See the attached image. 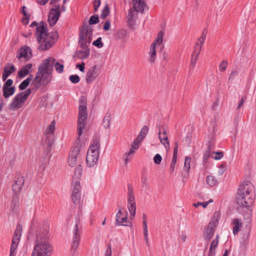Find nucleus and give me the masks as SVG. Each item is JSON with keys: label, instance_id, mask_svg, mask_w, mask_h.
<instances>
[{"label": "nucleus", "instance_id": "49", "mask_svg": "<svg viewBox=\"0 0 256 256\" xmlns=\"http://www.w3.org/2000/svg\"><path fill=\"white\" fill-rule=\"evenodd\" d=\"M238 70L236 69H232L229 76V80H233L238 75Z\"/></svg>", "mask_w": 256, "mask_h": 256}, {"label": "nucleus", "instance_id": "61", "mask_svg": "<svg viewBox=\"0 0 256 256\" xmlns=\"http://www.w3.org/2000/svg\"><path fill=\"white\" fill-rule=\"evenodd\" d=\"M82 172V168L80 166H78L76 170H75V172L76 174H78V176H80Z\"/></svg>", "mask_w": 256, "mask_h": 256}, {"label": "nucleus", "instance_id": "23", "mask_svg": "<svg viewBox=\"0 0 256 256\" xmlns=\"http://www.w3.org/2000/svg\"><path fill=\"white\" fill-rule=\"evenodd\" d=\"M133 7L136 12H142L146 7L145 0H133Z\"/></svg>", "mask_w": 256, "mask_h": 256}, {"label": "nucleus", "instance_id": "9", "mask_svg": "<svg viewBox=\"0 0 256 256\" xmlns=\"http://www.w3.org/2000/svg\"><path fill=\"white\" fill-rule=\"evenodd\" d=\"M128 206L132 216H134L136 214V205L134 194V188L131 184H128Z\"/></svg>", "mask_w": 256, "mask_h": 256}, {"label": "nucleus", "instance_id": "11", "mask_svg": "<svg viewBox=\"0 0 256 256\" xmlns=\"http://www.w3.org/2000/svg\"><path fill=\"white\" fill-rule=\"evenodd\" d=\"M60 5L57 4L54 5V8L50 10L48 18L50 26H54L58 20L60 14Z\"/></svg>", "mask_w": 256, "mask_h": 256}, {"label": "nucleus", "instance_id": "15", "mask_svg": "<svg viewBox=\"0 0 256 256\" xmlns=\"http://www.w3.org/2000/svg\"><path fill=\"white\" fill-rule=\"evenodd\" d=\"M78 145V144L73 148L70 154V156L68 159V164L69 166L72 167L75 166L77 164L78 156L80 152V147Z\"/></svg>", "mask_w": 256, "mask_h": 256}, {"label": "nucleus", "instance_id": "35", "mask_svg": "<svg viewBox=\"0 0 256 256\" xmlns=\"http://www.w3.org/2000/svg\"><path fill=\"white\" fill-rule=\"evenodd\" d=\"M110 120L111 115L110 114H107L104 117L102 122V124L106 128L110 127Z\"/></svg>", "mask_w": 256, "mask_h": 256}, {"label": "nucleus", "instance_id": "37", "mask_svg": "<svg viewBox=\"0 0 256 256\" xmlns=\"http://www.w3.org/2000/svg\"><path fill=\"white\" fill-rule=\"evenodd\" d=\"M206 183L210 186H214L217 183V180L212 176H208L206 178Z\"/></svg>", "mask_w": 256, "mask_h": 256}, {"label": "nucleus", "instance_id": "1", "mask_svg": "<svg viewBox=\"0 0 256 256\" xmlns=\"http://www.w3.org/2000/svg\"><path fill=\"white\" fill-rule=\"evenodd\" d=\"M49 228L46 226L36 232L34 246L31 256H51L53 246L49 240Z\"/></svg>", "mask_w": 256, "mask_h": 256}, {"label": "nucleus", "instance_id": "45", "mask_svg": "<svg viewBox=\"0 0 256 256\" xmlns=\"http://www.w3.org/2000/svg\"><path fill=\"white\" fill-rule=\"evenodd\" d=\"M99 22V18L98 15L92 16L90 18L89 20V24H98Z\"/></svg>", "mask_w": 256, "mask_h": 256}, {"label": "nucleus", "instance_id": "31", "mask_svg": "<svg viewBox=\"0 0 256 256\" xmlns=\"http://www.w3.org/2000/svg\"><path fill=\"white\" fill-rule=\"evenodd\" d=\"M218 243V236L216 235L214 239L210 244L208 254L215 256V250L216 248Z\"/></svg>", "mask_w": 256, "mask_h": 256}, {"label": "nucleus", "instance_id": "56", "mask_svg": "<svg viewBox=\"0 0 256 256\" xmlns=\"http://www.w3.org/2000/svg\"><path fill=\"white\" fill-rule=\"evenodd\" d=\"M144 239L146 241V245L149 246L150 244L148 242V230H144Z\"/></svg>", "mask_w": 256, "mask_h": 256}, {"label": "nucleus", "instance_id": "2", "mask_svg": "<svg viewBox=\"0 0 256 256\" xmlns=\"http://www.w3.org/2000/svg\"><path fill=\"white\" fill-rule=\"evenodd\" d=\"M54 61V58L49 57L44 60L38 67V70L32 81V84L36 89L42 86H46L51 82V74Z\"/></svg>", "mask_w": 256, "mask_h": 256}, {"label": "nucleus", "instance_id": "13", "mask_svg": "<svg viewBox=\"0 0 256 256\" xmlns=\"http://www.w3.org/2000/svg\"><path fill=\"white\" fill-rule=\"evenodd\" d=\"M158 138L160 142L165 147L166 151L170 150V144L166 130L163 126L159 128L158 133Z\"/></svg>", "mask_w": 256, "mask_h": 256}, {"label": "nucleus", "instance_id": "30", "mask_svg": "<svg viewBox=\"0 0 256 256\" xmlns=\"http://www.w3.org/2000/svg\"><path fill=\"white\" fill-rule=\"evenodd\" d=\"M16 88L14 86L2 87L3 96L5 98H9L14 94L15 92Z\"/></svg>", "mask_w": 256, "mask_h": 256}, {"label": "nucleus", "instance_id": "50", "mask_svg": "<svg viewBox=\"0 0 256 256\" xmlns=\"http://www.w3.org/2000/svg\"><path fill=\"white\" fill-rule=\"evenodd\" d=\"M22 228L20 225H18L14 232V236L20 238L21 236Z\"/></svg>", "mask_w": 256, "mask_h": 256}, {"label": "nucleus", "instance_id": "14", "mask_svg": "<svg viewBox=\"0 0 256 256\" xmlns=\"http://www.w3.org/2000/svg\"><path fill=\"white\" fill-rule=\"evenodd\" d=\"M217 220H212L210 222L207 227L206 228L204 233V236L205 240H209L214 235L215 228L217 225Z\"/></svg>", "mask_w": 256, "mask_h": 256}, {"label": "nucleus", "instance_id": "41", "mask_svg": "<svg viewBox=\"0 0 256 256\" xmlns=\"http://www.w3.org/2000/svg\"><path fill=\"white\" fill-rule=\"evenodd\" d=\"M110 12L108 6L106 4L104 8L102 10V12L100 14V18L102 19H104L108 14Z\"/></svg>", "mask_w": 256, "mask_h": 256}, {"label": "nucleus", "instance_id": "22", "mask_svg": "<svg viewBox=\"0 0 256 256\" xmlns=\"http://www.w3.org/2000/svg\"><path fill=\"white\" fill-rule=\"evenodd\" d=\"M148 128L146 126H143L139 134L133 142V143H135L136 144H138V146H140L141 142H142L146 135L148 134Z\"/></svg>", "mask_w": 256, "mask_h": 256}, {"label": "nucleus", "instance_id": "20", "mask_svg": "<svg viewBox=\"0 0 256 256\" xmlns=\"http://www.w3.org/2000/svg\"><path fill=\"white\" fill-rule=\"evenodd\" d=\"M231 225L232 227V233L236 235L242 227V222L240 218H234L231 220Z\"/></svg>", "mask_w": 256, "mask_h": 256}, {"label": "nucleus", "instance_id": "33", "mask_svg": "<svg viewBox=\"0 0 256 256\" xmlns=\"http://www.w3.org/2000/svg\"><path fill=\"white\" fill-rule=\"evenodd\" d=\"M83 50H79L77 52V56L81 60L88 58L90 55V50L88 48Z\"/></svg>", "mask_w": 256, "mask_h": 256}, {"label": "nucleus", "instance_id": "44", "mask_svg": "<svg viewBox=\"0 0 256 256\" xmlns=\"http://www.w3.org/2000/svg\"><path fill=\"white\" fill-rule=\"evenodd\" d=\"M226 169H227V166L226 164H221L218 167V175H220V176L222 175Z\"/></svg>", "mask_w": 256, "mask_h": 256}, {"label": "nucleus", "instance_id": "55", "mask_svg": "<svg viewBox=\"0 0 256 256\" xmlns=\"http://www.w3.org/2000/svg\"><path fill=\"white\" fill-rule=\"evenodd\" d=\"M100 5V0H94V10L95 12L98 11Z\"/></svg>", "mask_w": 256, "mask_h": 256}, {"label": "nucleus", "instance_id": "39", "mask_svg": "<svg viewBox=\"0 0 256 256\" xmlns=\"http://www.w3.org/2000/svg\"><path fill=\"white\" fill-rule=\"evenodd\" d=\"M206 38V34H204V32H202V34L200 37L198 38V42H197V46H196L195 48H200V50H202V46L204 43V42Z\"/></svg>", "mask_w": 256, "mask_h": 256}, {"label": "nucleus", "instance_id": "59", "mask_svg": "<svg viewBox=\"0 0 256 256\" xmlns=\"http://www.w3.org/2000/svg\"><path fill=\"white\" fill-rule=\"evenodd\" d=\"M112 255V250L110 244L108 246V248L106 250L105 256H111Z\"/></svg>", "mask_w": 256, "mask_h": 256}, {"label": "nucleus", "instance_id": "8", "mask_svg": "<svg viewBox=\"0 0 256 256\" xmlns=\"http://www.w3.org/2000/svg\"><path fill=\"white\" fill-rule=\"evenodd\" d=\"M80 234V230L78 228V224H76L73 230V236L70 245V254L72 256L78 255Z\"/></svg>", "mask_w": 256, "mask_h": 256}, {"label": "nucleus", "instance_id": "43", "mask_svg": "<svg viewBox=\"0 0 256 256\" xmlns=\"http://www.w3.org/2000/svg\"><path fill=\"white\" fill-rule=\"evenodd\" d=\"M213 200L210 199L208 202H198L197 203H194L193 204V206L196 208H198L200 206H202L203 208H206L208 204L211 202H212Z\"/></svg>", "mask_w": 256, "mask_h": 256}, {"label": "nucleus", "instance_id": "5", "mask_svg": "<svg viewBox=\"0 0 256 256\" xmlns=\"http://www.w3.org/2000/svg\"><path fill=\"white\" fill-rule=\"evenodd\" d=\"M100 142L94 140L88 150L86 162L89 167L94 166L97 162L99 158Z\"/></svg>", "mask_w": 256, "mask_h": 256}, {"label": "nucleus", "instance_id": "62", "mask_svg": "<svg viewBox=\"0 0 256 256\" xmlns=\"http://www.w3.org/2000/svg\"><path fill=\"white\" fill-rule=\"evenodd\" d=\"M134 12L132 10V8H130L129 10L128 14V20H130L132 19L133 17L134 16Z\"/></svg>", "mask_w": 256, "mask_h": 256}, {"label": "nucleus", "instance_id": "3", "mask_svg": "<svg viewBox=\"0 0 256 256\" xmlns=\"http://www.w3.org/2000/svg\"><path fill=\"white\" fill-rule=\"evenodd\" d=\"M36 28V37L37 40L40 45L38 47L39 50H48L52 47L54 42L48 38V30L46 28V24L44 22H41L38 24L36 22H33L30 25V26Z\"/></svg>", "mask_w": 256, "mask_h": 256}, {"label": "nucleus", "instance_id": "4", "mask_svg": "<svg viewBox=\"0 0 256 256\" xmlns=\"http://www.w3.org/2000/svg\"><path fill=\"white\" fill-rule=\"evenodd\" d=\"M236 195L240 198L246 196L248 204H252L254 199V186L250 182L245 181L240 185Z\"/></svg>", "mask_w": 256, "mask_h": 256}, {"label": "nucleus", "instance_id": "29", "mask_svg": "<svg viewBox=\"0 0 256 256\" xmlns=\"http://www.w3.org/2000/svg\"><path fill=\"white\" fill-rule=\"evenodd\" d=\"M32 68V64H28L23 66L18 73V76L20 78H24L29 74L30 70Z\"/></svg>", "mask_w": 256, "mask_h": 256}, {"label": "nucleus", "instance_id": "18", "mask_svg": "<svg viewBox=\"0 0 256 256\" xmlns=\"http://www.w3.org/2000/svg\"><path fill=\"white\" fill-rule=\"evenodd\" d=\"M236 202L240 206L244 208H247L248 212L247 214L248 219H249L250 216V212L249 211L248 208L250 207L252 204H249L246 196H242L240 198L238 196L236 195Z\"/></svg>", "mask_w": 256, "mask_h": 256}, {"label": "nucleus", "instance_id": "58", "mask_svg": "<svg viewBox=\"0 0 256 256\" xmlns=\"http://www.w3.org/2000/svg\"><path fill=\"white\" fill-rule=\"evenodd\" d=\"M13 84V80L12 79L8 80L4 84L3 87H11Z\"/></svg>", "mask_w": 256, "mask_h": 256}, {"label": "nucleus", "instance_id": "63", "mask_svg": "<svg viewBox=\"0 0 256 256\" xmlns=\"http://www.w3.org/2000/svg\"><path fill=\"white\" fill-rule=\"evenodd\" d=\"M246 97H242L241 98V100H240V102H239V104H238V109H240L243 106V104L246 102Z\"/></svg>", "mask_w": 256, "mask_h": 256}, {"label": "nucleus", "instance_id": "26", "mask_svg": "<svg viewBox=\"0 0 256 256\" xmlns=\"http://www.w3.org/2000/svg\"><path fill=\"white\" fill-rule=\"evenodd\" d=\"M127 214H123L121 210H119L116 214V224L118 225H123V224L127 222Z\"/></svg>", "mask_w": 256, "mask_h": 256}, {"label": "nucleus", "instance_id": "47", "mask_svg": "<svg viewBox=\"0 0 256 256\" xmlns=\"http://www.w3.org/2000/svg\"><path fill=\"white\" fill-rule=\"evenodd\" d=\"M20 238H18V237H16V236H13L12 240V244H11V246H10V247H12V248L14 249V248H17Z\"/></svg>", "mask_w": 256, "mask_h": 256}, {"label": "nucleus", "instance_id": "51", "mask_svg": "<svg viewBox=\"0 0 256 256\" xmlns=\"http://www.w3.org/2000/svg\"><path fill=\"white\" fill-rule=\"evenodd\" d=\"M93 45L100 48L102 47L103 44L102 42V38H98L96 40L94 41L92 43Z\"/></svg>", "mask_w": 256, "mask_h": 256}, {"label": "nucleus", "instance_id": "38", "mask_svg": "<svg viewBox=\"0 0 256 256\" xmlns=\"http://www.w3.org/2000/svg\"><path fill=\"white\" fill-rule=\"evenodd\" d=\"M141 182L142 184V186H148L149 183L148 182V176L146 172H142L141 177Z\"/></svg>", "mask_w": 256, "mask_h": 256}, {"label": "nucleus", "instance_id": "25", "mask_svg": "<svg viewBox=\"0 0 256 256\" xmlns=\"http://www.w3.org/2000/svg\"><path fill=\"white\" fill-rule=\"evenodd\" d=\"M16 70V68L12 64H8L4 68V73L2 76L3 81L6 80V78Z\"/></svg>", "mask_w": 256, "mask_h": 256}, {"label": "nucleus", "instance_id": "24", "mask_svg": "<svg viewBox=\"0 0 256 256\" xmlns=\"http://www.w3.org/2000/svg\"><path fill=\"white\" fill-rule=\"evenodd\" d=\"M24 184V180L23 177H18L14 180V183L12 186V190L15 194L18 193L22 190Z\"/></svg>", "mask_w": 256, "mask_h": 256}, {"label": "nucleus", "instance_id": "10", "mask_svg": "<svg viewBox=\"0 0 256 256\" xmlns=\"http://www.w3.org/2000/svg\"><path fill=\"white\" fill-rule=\"evenodd\" d=\"M92 34V30L90 28H88L85 33H84V32H80V33L78 44L82 48L86 49V48H88V46L87 45V43L88 44L90 43Z\"/></svg>", "mask_w": 256, "mask_h": 256}, {"label": "nucleus", "instance_id": "54", "mask_svg": "<svg viewBox=\"0 0 256 256\" xmlns=\"http://www.w3.org/2000/svg\"><path fill=\"white\" fill-rule=\"evenodd\" d=\"M80 106H86V98L85 96H82L79 99Z\"/></svg>", "mask_w": 256, "mask_h": 256}, {"label": "nucleus", "instance_id": "48", "mask_svg": "<svg viewBox=\"0 0 256 256\" xmlns=\"http://www.w3.org/2000/svg\"><path fill=\"white\" fill-rule=\"evenodd\" d=\"M69 80L72 83L77 84L80 82V77L78 75H71Z\"/></svg>", "mask_w": 256, "mask_h": 256}, {"label": "nucleus", "instance_id": "34", "mask_svg": "<svg viewBox=\"0 0 256 256\" xmlns=\"http://www.w3.org/2000/svg\"><path fill=\"white\" fill-rule=\"evenodd\" d=\"M32 79V75H30L28 78L24 80L18 86L20 90H24L28 86L30 81Z\"/></svg>", "mask_w": 256, "mask_h": 256}, {"label": "nucleus", "instance_id": "28", "mask_svg": "<svg viewBox=\"0 0 256 256\" xmlns=\"http://www.w3.org/2000/svg\"><path fill=\"white\" fill-rule=\"evenodd\" d=\"M190 157L188 156L185 158L182 175L186 178H188L189 174V171L190 168Z\"/></svg>", "mask_w": 256, "mask_h": 256}, {"label": "nucleus", "instance_id": "21", "mask_svg": "<svg viewBox=\"0 0 256 256\" xmlns=\"http://www.w3.org/2000/svg\"><path fill=\"white\" fill-rule=\"evenodd\" d=\"M200 52V48H195L194 51L192 56L190 66V70L188 72V74L190 75V71L193 70L194 68L196 66L197 60H198L199 54Z\"/></svg>", "mask_w": 256, "mask_h": 256}, {"label": "nucleus", "instance_id": "16", "mask_svg": "<svg viewBox=\"0 0 256 256\" xmlns=\"http://www.w3.org/2000/svg\"><path fill=\"white\" fill-rule=\"evenodd\" d=\"M97 66L94 65L90 68L86 76V81L88 84L92 83L98 76Z\"/></svg>", "mask_w": 256, "mask_h": 256}, {"label": "nucleus", "instance_id": "57", "mask_svg": "<svg viewBox=\"0 0 256 256\" xmlns=\"http://www.w3.org/2000/svg\"><path fill=\"white\" fill-rule=\"evenodd\" d=\"M84 66H85V64L84 62H82L80 64H76V68H78L80 72H84V68H85Z\"/></svg>", "mask_w": 256, "mask_h": 256}, {"label": "nucleus", "instance_id": "32", "mask_svg": "<svg viewBox=\"0 0 256 256\" xmlns=\"http://www.w3.org/2000/svg\"><path fill=\"white\" fill-rule=\"evenodd\" d=\"M156 46H155V44H152L149 52L150 61L151 62H154L155 61L156 55Z\"/></svg>", "mask_w": 256, "mask_h": 256}, {"label": "nucleus", "instance_id": "42", "mask_svg": "<svg viewBox=\"0 0 256 256\" xmlns=\"http://www.w3.org/2000/svg\"><path fill=\"white\" fill-rule=\"evenodd\" d=\"M56 122L54 120H53L50 125L48 126L46 129V132L47 134H52L55 130Z\"/></svg>", "mask_w": 256, "mask_h": 256}, {"label": "nucleus", "instance_id": "17", "mask_svg": "<svg viewBox=\"0 0 256 256\" xmlns=\"http://www.w3.org/2000/svg\"><path fill=\"white\" fill-rule=\"evenodd\" d=\"M31 55V50L30 47L26 46L22 47L17 53L16 57L18 60H27Z\"/></svg>", "mask_w": 256, "mask_h": 256}, {"label": "nucleus", "instance_id": "60", "mask_svg": "<svg viewBox=\"0 0 256 256\" xmlns=\"http://www.w3.org/2000/svg\"><path fill=\"white\" fill-rule=\"evenodd\" d=\"M110 26V23L109 20H107L104 24V30L106 31L108 30Z\"/></svg>", "mask_w": 256, "mask_h": 256}, {"label": "nucleus", "instance_id": "7", "mask_svg": "<svg viewBox=\"0 0 256 256\" xmlns=\"http://www.w3.org/2000/svg\"><path fill=\"white\" fill-rule=\"evenodd\" d=\"M87 118V108L86 106H79L78 134V140L80 142V137L83 132V130L86 126L85 121Z\"/></svg>", "mask_w": 256, "mask_h": 256}, {"label": "nucleus", "instance_id": "53", "mask_svg": "<svg viewBox=\"0 0 256 256\" xmlns=\"http://www.w3.org/2000/svg\"><path fill=\"white\" fill-rule=\"evenodd\" d=\"M212 154H215L216 156L214 157L212 156L216 160H220L224 156V153L222 152H213Z\"/></svg>", "mask_w": 256, "mask_h": 256}, {"label": "nucleus", "instance_id": "6", "mask_svg": "<svg viewBox=\"0 0 256 256\" xmlns=\"http://www.w3.org/2000/svg\"><path fill=\"white\" fill-rule=\"evenodd\" d=\"M30 93V89L28 88L16 94L14 97L12 102L10 104L9 108L14 110L22 108Z\"/></svg>", "mask_w": 256, "mask_h": 256}, {"label": "nucleus", "instance_id": "36", "mask_svg": "<svg viewBox=\"0 0 256 256\" xmlns=\"http://www.w3.org/2000/svg\"><path fill=\"white\" fill-rule=\"evenodd\" d=\"M163 36L164 33L160 31L158 32L156 40L152 42V44H155L156 46L157 44L158 45L161 44L163 42Z\"/></svg>", "mask_w": 256, "mask_h": 256}, {"label": "nucleus", "instance_id": "12", "mask_svg": "<svg viewBox=\"0 0 256 256\" xmlns=\"http://www.w3.org/2000/svg\"><path fill=\"white\" fill-rule=\"evenodd\" d=\"M80 184L78 181L74 182L72 188V200L75 204H79L80 203Z\"/></svg>", "mask_w": 256, "mask_h": 256}, {"label": "nucleus", "instance_id": "46", "mask_svg": "<svg viewBox=\"0 0 256 256\" xmlns=\"http://www.w3.org/2000/svg\"><path fill=\"white\" fill-rule=\"evenodd\" d=\"M228 62L226 60H223L219 65V70L221 72H223L226 70Z\"/></svg>", "mask_w": 256, "mask_h": 256}, {"label": "nucleus", "instance_id": "40", "mask_svg": "<svg viewBox=\"0 0 256 256\" xmlns=\"http://www.w3.org/2000/svg\"><path fill=\"white\" fill-rule=\"evenodd\" d=\"M54 65V66L56 71L58 73L61 74L63 72L64 67L63 64H60L58 62H54L53 66Z\"/></svg>", "mask_w": 256, "mask_h": 256}, {"label": "nucleus", "instance_id": "64", "mask_svg": "<svg viewBox=\"0 0 256 256\" xmlns=\"http://www.w3.org/2000/svg\"><path fill=\"white\" fill-rule=\"evenodd\" d=\"M25 16L26 18L22 19V22L24 24L26 25L28 23V19L30 18V14H28V16Z\"/></svg>", "mask_w": 256, "mask_h": 256}, {"label": "nucleus", "instance_id": "19", "mask_svg": "<svg viewBox=\"0 0 256 256\" xmlns=\"http://www.w3.org/2000/svg\"><path fill=\"white\" fill-rule=\"evenodd\" d=\"M139 146L136 144L135 143L132 144L131 148L128 152H126L123 156V160L124 161L125 164H126L134 156L136 151L138 150Z\"/></svg>", "mask_w": 256, "mask_h": 256}, {"label": "nucleus", "instance_id": "27", "mask_svg": "<svg viewBox=\"0 0 256 256\" xmlns=\"http://www.w3.org/2000/svg\"><path fill=\"white\" fill-rule=\"evenodd\" d=\"M178 151V142H174V149L173 156L172 158V162L170 167V172H172L174 170L175 165L176 162L177 154Z\"/></svg>", "mask_w": 256, "mask_h": 256}, {"label": "nucleus", "instance_id": "52", "mask_svg": "<svg viewBox=\"0 0 256 256\" xmlns=\"http://www.w3.org/2000/svg\"><path fill=\"white\" fill-rule=\"evenodd\" d=\"M162 158L160 154H156L154 158V162L156 164H160L162 162Z\"/></svg>", "mask_w": 256, "mask_h": 256}]
</instances>
